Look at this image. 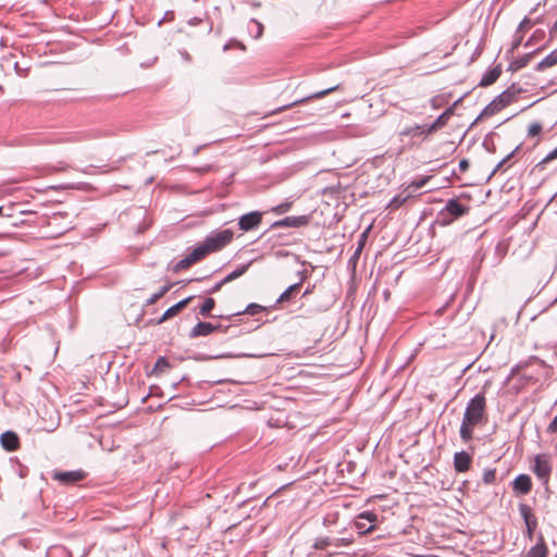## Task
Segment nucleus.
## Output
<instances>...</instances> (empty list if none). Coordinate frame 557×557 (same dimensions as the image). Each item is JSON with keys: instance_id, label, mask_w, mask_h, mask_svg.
<instances>
[{"instance_id": "nucleus-1", "label": "nucleus", "mask_w": 557, "mask_h": 557, "mask_svg": "<svg viewBox=\"0 0 557 557\" xmlns=\"http://www.w3.org/2000/svg\"><path fill=\"white\" fill-rule=\"evenodd\" d=\"M486 419V398L485 392H481L472 397L466 407L461 421L459 434L461 440L467 443L473 437V429Z\"/></svg>"}, {"instance_id": "nucleus-2", "label": "nucleus", "mask_w": 557, "mask_h": 557, "mask_svg": "<svg viewBox=\"0 0 557 557\" xmlns=\"http://www.w3.org/2000/svg\"><path fill=\"white\" fill-rule=\"evenodd\" d=\"M522 91L520 87L512 84L510 87H508L506 90H504L502 94H499L497 97H495L481 112L478 119H481L483 116H492L509 106L517 96Z\"/></svg>"}, {"instance_id": "nucleus-3", "label": "nucleus", "mask_w": 557, "mask_h": 557, "mask_svg": "<svg viewBox=\"0 0 557 557\" xmlns=\"http://www.w3.org/2000/svg\"><path fill=\"white\" fill-rule=\"evenodd\" d=\"M469 212V207L462 205L458 199H449L445 207L438 212L436 222L440 225L446 226L451 224L455 220L466 215Z\"/></svg>"}, {"instance_id": "nucleus-4", "label": "nucleus", "mask_w": 557, "mask_h": 557, "mask_svg": "<svg viewBox=\"0 0 557 557\" xmlns=\"http://www.w3.org/2000/svg\"><path fill=\"white\" fill-rule=\"evenodd\" d=\"M233 239V232L231 230H223L213 232L203 240L210 252L218 251L224 248Z\"/></svg>"}, {"instance_id": "nucleus-5", "label": "nucleus", "mask_w": 557, "mask_h": 557, "mask_svg": "<svg viewBox=\"0 0 557 557\" xmlns=\"http://www.w3.org/2000/svg\"><path fill=\"white\" fill-rule=\"evenodd\" d=\"M376 521V513L372 511H363L356 517L354 521V528L360 535H364L372 532L375 529Z\"/></svg>"}, {"instance_id": "nucleus-6", "label": "nucleus", "mask_w": 557, "mask_h": 557, "mask_svg": "<svg viewBox=\"0 0 557 557\" xmlns=\"http://www.w3.org/2000/svg\"><path fill=\"white\" fill-rule=\"evenodd\" d=\"M533 472L540 480L543 481L544 484L548 483L552 473V466L547 455L541 454L535 456Z\"/></svg>"}, {"instance_id": "nucleus-7", "label": "nucleus", "mask_w": 557, "mask_h": 557, "mask_svg": "<svg viewBox=\"0 0 557 557\" xmlns=\"http://www.w3.org/2000/svg\"><path fill=\"white\" fill-rule=\"evenodd\" d=\"M262 222V213L259 211H252L243 214L238 219V226L244 232H249L259 227Z\"/></svg>"}, {"instance_id": "nucleus-8", "label": "nucleus", "mask_w": 557, "mask_h": 557, "mask_svg": "<svg viewBox=\"0 0 557 557\" xmlns=\"http://www.w3.org/2000/svg\"><path fill=\"white\" fill-rule=\"evenodd\" d=\"M308 215H298V216H286L282 220L275 221L271 227L272 228H281V227H301L309 223Z\"/></svg>"}, {"instance_id": "nucleus-9", "label": "nucleus", "mask_w": 557, "mask_h": 557, "mask_svg": "<svg viewBox=\"0 0 557 557\" xmlns=\"http://www.w3.org/2000/svg\"><path fill=\"white\" fill-rule=\"evenodd\" d=\"M430 124H416L412 126H406L399 132L400 137H418L423 136L424 138L433 134L434 132H429Z\"/></svg>"}, {"instance_id": "nucleus-10", "label": "nucleus", "mask_w": 557, "mask_h": 557, "mask_svg": "<svg viewBox=\"0 0 557 557\" xmlns=\"http://www.w3.org/2000/svg\"><path fill=\"white\" fill-rule=\"evenodd\" d=\"M472 457L465 450L457 451L454 455V468L457 472H467L470 469Z\"/></svg>"}, {"instance_id": "nucleus-11", "label": "nucleus", "mask_w": 557, "mask_h": 557, "mask_svg": "<svg viewBox=\"0 0 557 557\" xmlns=\"http://www.w3.org/2000/svg\"><path fill=\"white\" fill-rule=\"evenodd\" d=\"M193 296L186 297L176 302L175 305H173L172 307H170L169 309H166L164 313L161 315V318L158 320V324H161L166 320L178 314L193 300Z\"/></svg>"}, {"instance_id": "nucleus-12", "label": "nucleus", "mask_w": 557, "mask_h": 557, "mask_svg": "<svg viewBox=\"0 0 557 557\" xmlns=\"http://www.w3.org/2000/svg\"><path fill=\"white\" fill-rule=\"evenodd\" d=\"M84 476H85V474L81 470L54 472V474H53V479L63 484H72V483L78 482V481L83 480Z\"/></svg>"}, {"instance_id": "nucleus-13", "label": "nucleus", "mask_w": 557, "mask_h": 557, "mask_svg": "<svg viewBox=\"0 0 557 557\" xmlns=\"http://www.w3.org/2000/svg\"><path fill=\"white\" fill-rule=\"evenodd\" d=\"M512 488L518 494H529L532 490L531 478L528 474H519L512 482Z\"/></svg>"}, {"instance_id": "nucleus-14", "label": "nucleus", "mask_w": 557, "mask_h": 557, "mask_svg": "<svg viewBox=\"0 0 557 557\" xmlns=\"http://www.w3.org/2000/svg\"><path fill=\"white\" fill-rule=\"evenodd\" d=\"M461 99H458L451 107H449L448 109H446L441 115H438L436 117V120L430 124L429 126V132H436L438 129H441L442 127H444L449 117L453 115L454 113V109L455 107L457 106V103L460 101Z\"/></svg>"}, {"instance_id": "nucleus-15", "label": "nucleus", "mask_w": 557, "mask_h": 557, "mask_svg": "<svg viewBox=\"0 0 557 557\" xmlns=\"http://www.w3.org/2000/svg\"><path fill=\"white\" fill-rule=\"evenodd\" d=\"M0 442L2 447L8 451H15L20 446V438L13 431H7L1 434Z\"/></svg>"}, {"instance_id": "nucleus-16", "label": "nucleus", "mask_w": 557, "mask_h": 557, "mask_svg": "<svg viewBox=\"0 0 557 557\" xmlns=\"http://www.w3.org/2000/svg\"><path fill=\"white\" fill-rule=\"evenodd\" d=\"M337 88H338V85L333 86V87H330V88H326V89L321 90V91H318V92H314V94L309 95V96H307V97H304V98H301V99L295 100V101H294V102H292L290 104H287V106H284V107H282V108H278V109L276 110V112H281V111H284V110H285V109H287V108H292V107H294V106H297V104H300V103H305V102H307L308 100H311V99H319V98H322V97H324V96L329 95L330 92H332V91L336 90Z\"/></svg>"}, {"instance_id": "nucleus-17", "label": "nucleus", "mask_w": 557, "mask_h": 557, "mask_svg": "<svg viewBox=\"0 0 557 557\" xmlns=\"http://www.w3.org/2000/svg\"><path fill=\"white\" fill-rule=\"evenodd\" d=\"M219 326L213 325L209 322H198L190 331L189 336L191 338L208 336L213 333Z\"/></svg>"}, {"instance_id": "nucleus-18", "label": "nucleus", "mask_w": 557, "mask_h": 557, "mask_svg": "<svg viewBox=\"0 0 557 557\" xmlns=\"http://www.w3.org/2000/svg\"><path fill=\"white\" fill-rule=\"evenodd\" d=\"M500 74H502L500 65L490 69L488 71H486L483 74V76L479 83V86L487 87V86L494 84L499 78Z\"/></svg>"}, {"instance_id": "nucleus-19", "label": "nucleus", "mask_w": 557, "mask_h": 557, "mask_svg": "<svg viewBox=\"0 0 557 557\" xmlns=\"http://www.w3.org/2000/svg\"><path fill=\"white\" fill-rule=\"evenodd\" d=\"M547 554L548 548L544 542L543 536L540 535V542L530 548L525 557H547Z\"/></svg>"}, {"instance_id": "nucleus-20", "label": "nucleus", "mask_w": 557, "mask_h": 557, "mask_svg": "<svg viewBox=\"0 0 557 557\" xmlns=\"http://www.w3.org/2000/svg\"><path fill=\"white\" fill-rule=\"evenodd\" d=\"M556 64H557V49L553 50L541 62H539L535 66V70L544 71L545 69L552 67Z\"/></svg>"}, {"instance_id": "nucleus-21", "label": "nucleus", "mask_w": 557, "mask_h": 557, "mask_svg": "<svg viewBox=\"0 0 557 557\" xmlns=\"http://www.w3.org/2000/svg\"><path fill=\"white\" fill-rule=\"evenodd\" d=\"M208 253H210L206 243H201L200 245H198L197 247H195L189 253L188 256L190 257V259L194 261V262H197L199 260H201L202 258H205Z\"/></svg>"}, {"instance_id": "nucleus-22", "label": "nucleus", "mask_w": 557, "mask_h": 557, "mask_svg": "<svg viewBox=\"0 0 557 557\" xmlns=\"http://www.w3.org/2000/svg\"><path fill=\"white\" fill-rule=\"evenodd\" d=\"M252 261L246 263V264H243L240 267H238L237 269H235L234 271H232L231 273H228L223 280H222V283H230L238 277H240L243 274H245L247 272V270L249 269L250 264H251Z\"/></svg>"}, {"instance_id": "nucleus-23", "label": "nucleus", "mask_w": 557, "mask_h": 557, "mask_svg": "<svg viewBox=\"0 0 557 557\" xmlns=\"http://www.w3.org/2000/svg\"><path fill=\"white\" fill-rule=\"evenodd\" d=\"M329 547H333L332 536L317 537L312 544V548L315 550H326Z\"/></svg>"}, {"instance_id": "nucleus-24", "label": "nucleus", "mask_w": 557, "mask_h": 557, "mask_svg": "<svg viewBox=\"0 0 557 557\" xmlns=\"http://www.w3.org/2000/svg\"><path fill=\"white\" fill-rule=\"evenodd\" d=\"M47 557H71V553L62 545H54L48 548Z\"/></svg>"}, {"instance_id": "nucleus-25", "label": "nucleus", "mask_w": 557, "mask_h": 557, "mask_svg": "<svg viewBox=\"0 0 557 557\" xmlns=\"http://www.w3.org/2000/svg\"><path fill=\"white\" fill-rule=\"evenodd\" d=\"M172 286H173V283H168V284L163 285L162 287H160V289L157 293H154L153 295H151L150 298L147 299L146 306L156 304L160 298H162L172 288Z\"/></svg>"}, {"instance_id": "nucleus-26", "label": "nucleus", "mask_w": 557, "mask_h": 557, "mask_svg": "<svg viewBox=\"0 0 557 557\" xmlns=\"http://www.w3.org/2000/svg\"><path fill=\"white\" fill-rule=\"evenodd\" d=\"M519 512L524 521V523L537 520L533 515L532 509L529 505L524 503H520L518 506Z\"/></svg>"}, {"instance_id": "nucleus-27", "label": "nucleus", "mask_w": 557, "mask_h": 557, "mask_svg": "<svg viewBox=\"0 0 557 557\" xmlns=\"http://www.w3.org/2000/svg\"><path fill=\"white\" fill-rule=\"evenodd\" d=\"M300 286H301V282H298V283H295V284L290 285L289 287H287L281 294V296L278 297L276 302L282 304V302L288 301L292 298L293 294L300 288Z\"/></svg>"}, {"instance_id": "nucleus-28", "label": "nucleus", "mask_w": 557, "mask_h": 557, "mask_svg": "<svg viewBox=\"0 0 557 557\" xmlns=\"http://www.w3.org/2000/svg\"><path fill=\"white\" fill-rule=\"evenodd\" d=\"M534 53L535 52H530V53H527V54L518 58L510 64V69L513 71H518V70L527 66L529 64V62L531 61Z\"/></svg>"}, {"instance_id": "nucleus-29", "label": "nucleus", "mask_w": 557, "mask_h": 557, "mask_svg": "<svg viewBox=\"0 0 557 557\" xmlns=\"http://www.w3.org/2000/svg\"><path fill=\"white\" fill-rule=\"evenodd\" d=\"M248 28H249L251 36L255 39H258L262 36L263 25L260 22H258L257 20H255V18L250 20Z\"/></svg>"}, {"instance_id": "nucleus-30", "label": "nucleus", "mask_w": 557, "mask_h": 557, "mask_svg": "<svg viewBox=\"0 0 557 557\" xmlns=\"http://www.w3.org/2000/svg\"><path fill=\"white\" fill-rule=\"evenodd\" d=\"M265 310H267L265 307L252 302V304H249L246 307V309L243 311V313H247L249 315H255V314H258V313H260L262 311H265ZM239 314H242V312H237L235 315H239Z\"/></svg>"}, {"instance_id": "nucleus-31", "label": "nucleus", "mask_w": 557, "mask_h": 557, "mask_svg": "<svg viewBox=\"0 0 557 557\" xmlns=\"http://www.w3.org/2000/svg\"><path fill=\"white\" fill-rule=\"evenodd\" d=\"M215 301L213 298H207L203 304L199 308V313L203 317H207L211 310L214 308Z\"/></svg>"}, {"instance_id": "nucleus-32", "label": "nucleus", "mask_w": 557, "mask_h": 557, "mask_svg": "<svg viewBox=\"0 0 557 557\" xmlns=\"http://www.w3.org/2000/svg\"><path fill=\"white\" fill-rule=\"evenodd\" d=\"M482 481L484 484H494L496 482V470L485 469L483 472Z\"/></svg>"}, {"instance_id": "nucleus-33", "label": "nucleus", "mask_w": 557, "mask_h": 557, "mask_svg": "<svg viewBox=\"0 0 557 557\" xmlns=\"http://www.w3.org/2000/svg\"><path fill=\"white\" fill-rule=\"evenodd\" d=\"M195 262L190 259V257L187 255L185 256L183 259H181L175 265H174V271L175 272H180L182 270H185L187 268H189L191 264H194Z\"/></svg>"}, {"instance_id": "nucleus-34", "label": "nucleus", "mask_w": 557, "mask_h": 557, "mask_svg": "<svg viewBox=\"0 0 557 557\" xmlns=\"http://www.w3.org/2000/svg\"><path fill=\"white\" fill-rule=\"evenodd\" d=\"M82 138H83V136L79 133H72V134H66L64 136L58 137L55 140L72 143V141H78Z\"/></svg>"}, {"instance_id": "nucleus-35", "label": "nucleus", "mask_w": 557, "mask_h": 557, "mask_svg": "<svg viewBox=\"0 0 557 557\" xmlns=\"http://www.w3.org/2000/svg\"><path fill=\"white\" fill-rule=\"evenodd\" d=\"M290 207H292L290 202H283V203H280L277 206L273 207L271 209V211L275 214H284L289 211Z\"/></svg>"}, {"instance_id": "nucleus-36", "label": "nucleus", "mask_w": 557, "mask_h": 557, "mask_svg": "<svg viewBox=\"0 0 557 557\" xmlns=\"http://www.w3.org/2000/svg\"><path fill=\"white\" fill-rule=\"evenodd\" d=\"M351 543H352L351 539H347V537H333V547L334 548L345 547V546L350 545Z\"/></svg>"}, {"instance_id": "nucleus-37", "label": "nucleus", "mask_w": 557, "mask_h": 557, "mask_svg": "<svg viewBox=\"0 0 557 557\" xmlns=\"http://www.w3.org/2000/svg\"><path fill=\"white\" fill-rule=\"evenodd\" d=\"M367 234H368V231L363 232L360 236V239H359V243H358V246L354 252V256L352 258H358L359 255L361 253L363 247H364V243H366V239H367Z\"/></svg>"}, {"instance_id": "nucleus-38", "label": "nucleus", "mask_w": 557, "mask_h": 557, "mask_svg": "<svg viewBox=\"0 0 557 557\" xmlns=\"http://www.w3.org/2000/svg\"><path fill=\"white\" fill-rule=\"evenodd\" d=\"M166 368H169V362L164 357H160L153 368L154 372H163Z\"/></svg>"}, {"instance_id": "nucleus-39", "label": "nucleus", "mask_w": 557, "mask_h": 557, "mask_svg": "<svg viewBox=\"0 0 557 557\" xmlns=\"http://www.w3.org/2000/svg\"><path fill=\"white\" fill-rule=\"evenodd\" d=\"M525 524V536H528L529 540H532L535 529L537 528V520L531 521Z\"/></svg>"}, {"instance_id": "nucleus-40", "label": "nucleus", "mask_w": 557, "mask_h": 557, "mask_svg": "<svg viewBox=\"0 0 557 557\" xmlns=\"http://www.w3.org/2000/svg\"><path fill=\"white\" fill-rule=\"evenodd\" d=\"M556 158H557V147L554 150H552L549 153H547V156L536 164V168H543L544 164H546L547 162H550L552 160H554Z\"/></svg>"}, {"instance_id": "nucleus-41", "label": "nucleus", "mask_w": 557, "mask_h": 557, "mask_svg": "<svg viewBox=\"0 0 557 557\" xmlns=\"http://www.w3.org/2000/svg\"><path fill=\"white\" fill-rule=\"evenodd\" d=\"M541 132H542V124L539 122H535L529 126L528 135L533 137V136H537Z\"/></svg>"}, {"instance_id": "nucleus-42", "label": "nucleus", "mask_w": 557, "mask_h": 557, "mask_svg": "<svg viewBox=\"0 0 557 557\" xmlns=\"http://www.w3.org/2000/svg\"><path fill=\"white\" fill-rule=\"evenodd\" d=\"M405 200L406 198H400L399 196H396L389 201L388 207L392 209H397L405 202Z\"/></svg>"}, {"instance_id": "nucleus-43", "label": "nucleus", "mask_w": 557, "mask_h": 557, "mask_svg": "<svg viewBox=\"0 0 557 557\" xmlns=\"http://www.w3.org/2000/svg\"><path fill=\"white\" fill-rule=\"evenodd\" d=\"M233 46H238V47H240V48H244V46H243L240 42H238V41H236V40H231V41H228V42H226V44L224 45V47H223V51H227V50H230Z\"/></svg>"}, {"instance_id": "nucleus-44", "label": "nucleus", "mask_w": 557, "mask_h": 557, "mask_svg": "<svg viewBox=\"0 0 557 557\" xmlns=\"http://www.w3.org/2000/svg\"><path fill=\"white\" fill-rule=\"evenodd\" d=\"M547 432L557 433V416L552 420V422L547 426Z\"/></svg>"}, {"instance_id": "nucleus-45", "label": "nucleus", "mask_w": 557, "mask_h": 557, "mask_svg": "<svg viewBox=\"0 0 557 557\" xmlns=\"http://www.w3.org/2000/svg\"><path fill=\"white\" fill-rule=\"evenodd\" d=\"M469 165H470V163L467 159H462L459 161V170L461 172H466L469 169Z\"/></svg>"}, {"instance_id": "nucleus-46", "label": "nucleus", "mask_w": 557, "mask_h": 557, "mask_svg": "<svg viewBox=\"0 0 557 557\" xmlns=\"http://www.w3.org/2000/svg\"><path fill=\"white\" fill-rule=\"evenodd\" d=\"M224 284H225V283H222V281L218 282L216 284H214V285L210 288L209 293H210V294L218 293V292L222 288V286H223Z\"/></svg>"}, {"instance_id": "nucleus-47", "label": "nucleus", "mask_w": 557, "mask_h": 557, "mask_svg": "<svg viewBox=\"0 0 557 557\" xmlns=\"http://www.w3.org/2000/svg\"><path fill=\"white\" fill-rule=\"evenodd\" d=\"M530 23H531V21H530L528 17H524V18L520 22V24H519V26H518V32H519V30H523L525 27H528V26L530 25Z\"/></svg>"}, {"instance_id": "nucleus-48", "label": "nucleus", "mask_w": 557, "mask_h": 557, "mask_svg": "<svg viewBox=\"0 0 557 557\" xmlns=\"http://www.w3.org/2000/svg\"><path fill=\"white\" fill-rule=\"evenodd\" d=\"M519 149V147H517L513 151H511L509 154H507L503 160H500L498 163L503 165H505L511 158L512 156L515 154V152Z\"/></svg>"}, {"instance_id": "nucleus-49", "label": "nucleus", "mask_w": 557, "mask_h": 557, "mask_svg": "<svg viewBox=\"0 0 557 557\" xmlns=\"http://www.w3.org/2000/svg\"><path fill=\"white\" fill-rule=\"evenodd\" d=\"M519 149V147H517L513 151H511L509 154H507L503 160H500L498 163L503 165H505L511 158L512 156L515 154V152Z\"/></svg>"}, {"instance_id": "nucleus-50", "label": "nucleus", "mask_w": 557, "mask_h": 557, "mask_svg": "<svg viewBox=\"0 0 557 557\" xmlns=\"http://www.w3.org/2000/svg\"><path fill=\"white\" fill-rule=\"evenodd\" d=\"M519 149V147H517L513 151H511L509 154H507L503 160H500L498 163L503 165H505L511 158L512 156L515 154V152Z\"/></svg>"}, {"instance_id": "nucleus-51", "label": "nucleus", "mask_w": 557, "mask_h": 557, "mask_svg": "<svg viewBox=\"0 0 557 557\" xmlns=\"http://www.w3.org/2000/svg\"><path fill=\"white\" fill-rule=\"evenodd\" d=\"M201 22H202V18L195 16V17H191L190 20H188V22H187V23H188V25H190V26H197V25H199Z\"/></svg>"}, {"instance_id": "nucleus-52", "label": "nucleus", "mask_w": 557, "mask_h": 557, "mask_svg": "<svg viewBox=\"0 0 557 557\" xmlns=\"http://www.w3.org/2000/svg\"><path fill=\"white\" fill-rule=\"evenodd\" d=\"M549 36H550V38H554L557 36V21L549 28Z\"/></svg>"}, {"instance_id": "nucleus-53", "label": "nucleus", "mask_w": 557, "mask_h": 557, "mask_svg": "<svg viewBox=\"0 0 557 557\" xmlns=\"http://www.w3.org/2000/svg\"><path fill=\"white\" fill-rule=\"evenodd\" d=\"M181 55L182 58L186 61V62H190L191 61V57L190 54L187 52V51H181Z\"/></svg>"}, {"instance_id": "nucleus-54", "label": "nucleus", "mask_w": 557, "mask_h": 557, "mask_svg": "<svg viewBox=\"0 0 557 557\" xmlns=\"http://www.w3.org/2000/svg\"><path fill=\"white\" fill-rule=\"evenodd\" d=\"M500 168H502V164L497 163L496 166L494 168V170L492 171L491 176L494 175L498 170H500Z\"/></svg>"}, {"instance_id": "nucleus-55", "label": "nucleus", "mask_w": 557, "mask_h": 557, "mask_svg": "<svg viewBox=\"0 0 557 557\" xmlns=\"http://www.w3.org/2000/svg\"><path fill=\"white\" fill-rule=\"evenodd\" d=\"M425 182H426V180H421L420 182L414 183V185H416L417 188H420V187H422L425 184Z\"/></svg>"}, {"instance_id": "nucleus-56", "label": "nucleus", "mask_w": 557, "mask_h": 557, "mask_svg": "<svg viewBox=\"0 0 557 557\" xmlns=\"http://www.w3.org/2000/svg\"><path fill=\"white\" fill-rule=\"evenodd\" d=\"M173 16H174V13H173L172 11H168V12L165 13V17H171V18H173Z\"/></svg>"}, {"instance_id": "nucleus-57", "label": "nucleus", "mask_w": 557, "mask_h": 557, "mask_svg": "<svg viewBox=\"0 0 557 557\" xmlns=\"http://www.w3.org/2000/svg\"><path fill=\"white\" fill-rule=\"evenodd\" d=\"M300 277H301V278H300V281H299V282H301V283H302V282H304V280L306 278V274H305V272H302V273L300 274Z\"/></svg>"}, {"instance_id": "nucleus-58", "label": "nucleus", "mask_w": 557, "mask_h": 557, "mask_svg": "<svg viewBox=\"0 0 557 557\" xmlns=\"http://www.w3.org/2000/svg\"><path fill=\"white\" fill-rule=\"evenodd\" d=\"M310 293H311V289H310V288H307V289L305 290V293H304V296H307V295H309Z\"/></svg>"}, {"instance_id": "nucleus-59", "label": "nucleus", "mask_w": 557, "mask_h": 557, "mask_svg": "<svg viewBox=\"0 0 557 557\" xmlns=\"http://www.w3.org/2000/svg\"><path fill=\"white\" fill-rule=\"evenodd\" d=\"M432 102H433V106L435 107V106H436V98H434V99L432 100Z\"/></svg>"}, {"instance_id": "nucleus-60", "label": "nucleus", "mask_w": 557, "mask_h": 557, "mask_svg": "<svg viewBox=\"0 0 557 557\" xmlns=\"http://www.w3.org/2000/svg\"><path fill=\"white\" fill-rule=\"evenodd\" d=\"M334 555H336L335 552L334 553H327V556H334Z\"/></svg>"}, {"instance_id": "nucleus-61", "label": "nucleus", "mask_w": 557, "mask_h": 557, "mask_svg": "<svg viewBox=\"0 0 557 557\" xmlns=\"http://www.w3.org/2000/svg\"><path fill=\"white\" fill-rule=\"evenodd\" d=\"M3 207H0V215H2Z\"/></svg>"}, {"instance_id": "nucleus-62", "label": "nucleus", "mask_w": 557, "mask_h": 557, "mask_svg": "<svg viewBox=\"0 0 557 557\" xmlns=\"http://www.w3.org/2000/svg\"><path fill=\"white\" fill-rule=\"evenodd\" d=\"M555 557H557V554H556V556H555Z\"/></svg>"}]
</instances>
